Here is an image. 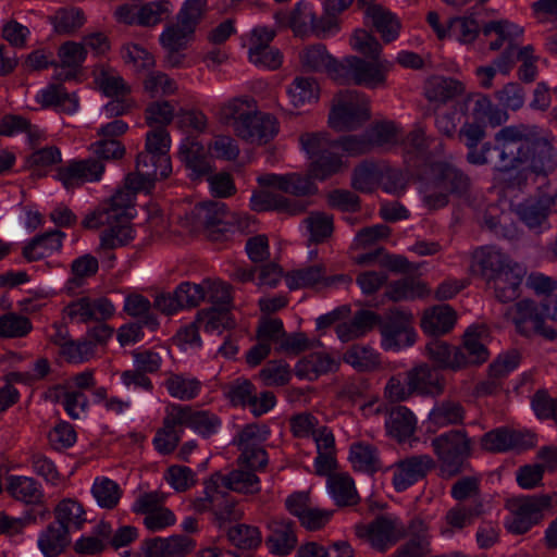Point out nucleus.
Returning <instances> with one entry per match:
<instances>
[{"instance_id": "1", "label": "nucleus", "mask_w": 557, "mask_h": 557, "mask_svg": "<svg viewBox=\"0 0 557 557\" xmlns=\"http://www.w3.org/2000/svg\"><path fill=\"white\" fill-rule=\"evenodd\" d=\"M459 137L468 148L467 161L474 165L488 164L507 176L509 186H525L531 174L546 177L557 170L555 137L534 124H512L499 128L492 141L485 137V125L466 122Z\"/></svg>"}, {"instance_id": "2", "label": "nucleus", "mask_w": 557, "mask_h": 557, "mask_svg": "<svg viewBox=\"0 0 557 557\" xmlns=\"http://www.w3.org/2000/svg\"><path fill=\"white\" fill-rule=\"evenodd\" d=\"M299 143L311 160L310 176L298 173H267L257 180L261 186L273 187L294 196H307L317 190L311 177L323 181L339 171L342 159L335 151L336 143L330 140L325 133L302 134Z\"/></svg>"}, {"instance_id": "3", "label": "nucleus", "mask_w": 557, "mask_h": 557, "mask_svg": "<svg viewBox=\"0 0 557 557\" xmlns=\"http://www.w3.org/2000/svg\"><path fill=\"white\" fill-rule=\"evenodd\" d=\"M473 267L500 302H510L519 297L525 270L500 249L493 246L476 249Z\"/></svg>"}, {"instance_id": "4", "label": "nucleus", "mask_w": 557, "mask_h": 557, "mask_svg": "<svg viewBox=\"0 0 557 557\" xmlns=\"http://www.w3.org/2000/svg\"><path fill=\"white\" fill-rule=\"evenodd\" d=\"M180 224L189 232L206 230L212 240L222 237L230 240L245 234L248 219L230 216L225 203L221 201H206L197 203Z\"/></svg>"}, {"instance_id": "5", "label": "nucleus", "mask_w": 557, "mask_h": 557, "mask_svg": "<svg viewBox=\"0 0 557 557\" xmlns=\"http://www.w3.org/2000/svg\"><path fill=\"white\" fill-rule=\"evenodd\" d=\"M470 187V178L459 169L447 162H436L421 180L420 194L424 206L430 210L444 208L449 196H462Z\"/></svg>"}, {"instance_id": "6", "label": "nucleus", "mask_w": 557, "mask_h": 557, "mask_svg": "<svg viewBox=\"0 0 557 557\" xmlns=\"http://www.w3.org/2000/svg\"><path fill=\"white\" fill-rule=\"evenodd\" d=\"M143 181L144 175H140L138 170L135 169L133 173H129L125 177L124 186L116 190L108 206L99 208L86 215L83 225L86 228H98L104 225V223H111L113 220L117 222L121 219L131 221L136 215V209L134 207L136 194H149L154 187L156 181H152L147 188L141 187Z\"/></svg>"}, {"instance_id": "7", "label": "nucleus", "mask_w": 557, "mask_h": 557, "mask_svg": "<svg viewBox=\"0 0 557 557\" xmlns=\"http://www.w3.org/2000/svg\"><path fill=\"white\" fill-rule=\"evenodd\" d=\"M171 133L166 128H152L146 135V149L137 157L136 169L144 175L141 187L147 188L152 181L168 177L172 172L170 150Z\"/></svg>"}, {"instance_id": "8", "label": "nucleus", "mask_w": 557, "mask_h": 557, "mask_svg": "<svg viewBox=\"0 0 557 557\" xmlns=\"http://www.w3.org/2000/svg\"><path fill=\"white\" fill-rule=\"evenodd\" d=\"M473 445V438L463 429L449 430L431 441V447L441 466L442 478L450 479L465 470Z\"/></svg>"}, {"instance_id": "9", "label": "nucleus", "mask_w": 557, "mask_h": 557, "mask_svg": "<svg viewBox=\"0 0 557 557\" xmlns=\"http://www.w3.org/2000/svg\"><path fill=\"white\" fill-rule=\"evenodd\" d=\"M393 62L385 58L366 60L349 55L341 60L335 70V82L342 85L355 84L370 89L384 87Z\"/></svg>"}, {"instance_id": "10", "label": "nucleus", "mask_w": 557, "mask_h": 557, "mask_svg": "<svg viewBox=\"0 0 557 557\" xmlns=\"http://www.w3.org/2000/svg\"><path fill=\"white\" fill-rule=\"evenodd\" d=\"M376 325L381 335V348L385 351H400L413 346L418 334L410 310L394 307L379 314Z\"/></svg>"}, {"instance_id": "11", "label": "nucleus", "mask_w": 557, "mask_h": 557, "mask_svg": "<svg viewBox=\"0 0 557 557\" xmlns=\"http://www.w3.org/2000/svg\"><path fill=\"white\" fill-rule=\"evenodd\" d=\"M370 119V99L358 90H344L333 98L330 126L337 132L352 131Z\"/></svg>"}, {"instance_id": "12", "label": "nucleus", "mask_w": 557, "mask_h": 557, "mask_svg": "<svg viewBox=\"0 0 557 557\" xmlns=\"http://www.w3.org/2000/svg\"><path fill=\"white\" fill-rule=\"evenodd\" d=\"M557 504V493L522 496L508 503L510 516L506 520V529L512 534H524L537 524L543 512Z\"/></svg>"}, {"instance_id": "13", "label": "nucleus", "mask_w": 557, "mask_h": 557, "mask_svg": "<svg viewBox=\"0 0 557 557\" xmlns=\"http://www.w3.org/2000/svg\"><path fill=\"white\" fill-rule=\"evenodd\" d=\"M356 534L384 553L407 535V525L395 515H381L368 524L356 527Z\"/></svg>"}, {"instance_id": "14", "label": "nucleus", "mask_w": 557, "mask_h": 557, "mask_svg": "<svg viewBox=\"0 0 557 557\" xmlns=\"http://www.w3.org/2000/svg\"><path fill=\"white\" fill-rule=\"evenodd\" d=\"M435 467L430 455H412L394 462L388 471L392 472V485L396 492H405Z\"/></svg>"}, {"instance_id": "15", "label": "nucleus", "mask_w": 557, "mask_h": 557, "mask_svg": "<svg viewBox=\"0 0 557 557\" xmlns=\"http://www.w3.org/2000/svg\"><path fill=\"white\" fill-rule=\"evenodd\" d=\"M114 313L115 307L108 298L81 297L62 309V319L71 323L100 322L111 319Z\"/></svg>"}, {"instance_id": "16", "label": "nucleus", "mask_w": 557, "mask_h": 557, "mask_svg": "<svg viewBox=\"0 0 557 557\" xmlns=\"http://www.w3.org/2000/svg\"><path fill=\"white\" fill-rule=\"evenodd\" d=\"M207 9V0H186L176 15V53L186 49L196 37V28ZM178 60L176 59V64Z\"/></svg>"}, {"instance_id": "17", "label": "nucleus", "mask_w": 557, "mask_h": 557, "mask_svg": "<svg viewBox=\"0 0 557 557\" xmlns=\"http://www.w3.org/2000/svg\"><path fill=\"white\" fill-rule=\"evenodd\" d=\"M236 134L250 143L265 144L277 133L276 119L267 113H250L242 116L235 124Z\"/></svg>"}, {"instance_id": "18", "label": "nucleus", "mask_w": 557, "mask_h": 557, "mask_svg": "<svg viewBox=\"0 0 557 557\" xmlns=\"http://www.w3.org/2000/svg\"><path fill=\"white\" fill-rule=\"evenodd\" d=\"M221 424V419L209 410L176 405V425L189 428L205 438L216 434Z\"/></svg>"}, {"instance_id": "19", "label": "nucleus", "mask_w": 557, "mask_h": 557, "mask_svg": "<svg viewBox=\"0 0 557 557\" xmlns=\"http://www.w3.org/2000/svg\"><path fill=\"white\" fill-rule=\"evenodd\" d=\"M104 172V165L97 160H72L58 170L57 177L65 188H74L88 182H97Z\"/></svg>"}, {"instance_id": "20", "label": "nucleus", "mask_w": 557, "mask_h": 557, "mask_svg": "<svg viewBox=\"0 0 557 557\" xmlns=\"http://www.w3.org/2000/svg\"><path fill=\"white\" fill-rule=\"evenodd\" d=\"M409 539L399 545L392 557H428L431 552V540L429 525L421 518H413L407 524Z\"/></svg>"}, {"instance_id": "21", "label": "nucleus", "mask_w": 557, "mask_h": 557, "mask_svg": "<svg viewBox=\"0 0 557 557\" xmlns=\"http://www.w3.org/2000/svg\"><path fill=\"white\" fill-rule=\"evenodd\" d=\"M341 360L325 350L312 351L297 361L294 371L297 377L313 382L322 375L336 372Z\"/></svg>"}, {"instance_id": "22", "label": "nucleus", "mask_w": 557, "mask_h": 557, "mask_svg": "<svg viewBox=\"0 0 557 557\" xmlns=\"http://www.w3.org/2000/svg\"><path fill=\"white\" fill-rule=\"evenodd\" d=\"M408 385L413 394L422 396H440L445 391V377L435 368L421 363L406 373Z\"/></svg>"}, {"instance_id": "23", "label": "nucleus", "mask_w": 557, "mask_h": 557, "mask_svg": "<svg viewBox=\"0 0 557 557\" xmlns=\"http://www.w3.org/2000/svg\"><path fill=\"white\" fill-rule=\"evenodd\" d=\"M269 535L265 545L270 553L289 555L297 545L296 524L285 518H272L268 522Z\"/></svg>"}, {"instance_id": "24", "label": "nucleus", "mask_w": 557, "mask_h": 557, "mask_svg": "<svg viewBox=\"0 0 557 557\" xmlns=\"http://www.w3.org/2000/svg\"><path fill=\"white\" fill-rule=\"evenodd\" d=\"M250 208L256 212L277 211L288 215L302 213L307 205L301 200L289 199L276 191L260 190L250 197Z\"/></svg>"}, {"instance_id": "25", "label": "nucleus", "mask_w": 557, "mask_h": 557, "mask_svg": "<svg viewBox=\"0 0 557 557\" xmlns=\"http://www.w3.org/2000/svg\"><path fill=\"white\" fill-rule=\"evenodd\" d=\"M549 212V201L544 197L529 198L515 207L518 219L535 233H542L550 227Z\"/></svg>"}, {"instance_id": "26", "label": "nucleus", "mask_w": 557, "mask_h": 557, "mask_svg": "<svg viewBox=\"0 0 557 557\" xmlns=\"http://www.w3.org/2000/svg\"><path fill=\"white\" fill-rule=\"evenodd\" d=\"M484 511L483 503L475 504H457L451 507L445 515L443 523L440 528L441 535L451 537L457 532H461L465 528L473 524L474 520Z\"/></svg>"}, {"instance_id": "27", "label": "nucleus", "mask_w": 557, "mask_h": 557, "mask_svg": "<svg viewBox=\"0 0 557 557\" xmlns=\"http://www.w3.org/2000/svg\"><path fill=\"white\" fill-rule=\"evenodd\" d=\"M214 490H230L237 493L255 494L260 491V480L250 470L236 469L228 473L216 472L209 482Z\"/></svg>"}, {"instance_id": "28", "label": "nucleus", "mask_w": 557, "mask_h": 557, "mask_svg": "<svg viewBox=\"0 0 557 557\" xmlns=\"http://www.w3.org/2000/svg\"><path fill=\"white\" fill-rule=\"evenodd\" d=\"M36 101L44 108L74 114L78 111L79 101L74 92H67L62 85H49L38 90Z\"/></svg>"}, {"instance_id": "29", "label": "nucleus", "mask_w": 557, "mask_h": 557, "mask_svg": "<svg viewBox=\"0 0 557 557\" xmlns=\"http://www.w3.org/2000/svg\"><path fill=\"white\" fill-rule=\"evenodd\" d=\"M485 335L484 326H470L466 331L462 345L457 347L461 351L465 368L479 366L487 361L490 352L483 342Z\"/></svg>"}, {"instance_id": "30", "label": "nucleus", "mask_w": 557, "mask_h": 557, "mask_svg": "<svg viewBox=\"0 0 557 557\" xmlns=\"http://www.w3.org/2000/svg\"><path fill=\"white\" fill-rule=\"evenodd\" d=\"M456 321L457 315L451 307L437 305L424 311L420 325L425 334L441 336L450 332Z\"/></svg>"}, {"instance_id": "31", "label": "nucleus", "mask_w": 557, "mask_h": 557, "mask_svg": "<svg viewBox=\"0 0 557 557\" xmlns=\"http://www.w3.org/2000/svg\"><path fill=\"white\" fill-rule=\"evenodd\" d=\"M466 408L456 399H442L436 401L428 416V422L435 429L463 424Z\"/></svg>"}, {"instance_id": "32", "label": "nucleus", "mask_w": 557, "mask_h": 557, "mask_svg": "<svg viewBox=\"0 0 557 557\" xmlns=\"http://www.w3.org/2000/svg\"><path fill=\"white\" fill-rule=\"evenodd\" d=\"M377 318L379 313L374 311L358 310L351 320L336 325V335L343 343L361 338L376 325Z\"/></svg>"}, {"instance_id": "33", "label": "nucleus", "mask_w": 557, "mask_h": 557, "mask_svg": "<svg viewBox=\"0 0 557 557\" xmlns=\"http://www.w3.org/2000/svg\"><path fill=\"white\" fill-rule=\"evenodd\" d=\"M5 491L13 499L26 505L39 504L44 496L41 484L34 478L25 475H8Z\"/></svg>"}, {"instance_id": "34", "label": "nucleus", "mask_w": 557, "mask_h": 557, "mask_svg": "<svg viewBox=\"0 0 557 557\" xmlns=\"http://www.w3.org/2000/svg\"><path fill=\"white\" fill-rule=\"evenodd\" d=\"M54 385L50 387L46 396L52 403L61 404L72 419H83L87 413V396L76 389Z\"/></svg>"}, {"instance_id": "35", "label": "nucleus", "mask_w": 557, "mask_h": 557, "mask_svg": "<svg viewBox=\"0 0 557 557\" xmlns=\"http://www.w3.org/2000/svg\"><path fill=\"white\" fill-rule=\"evenodd\" d=\"M429 359L435 363L437 370L459 371L465 368L461 351L446 342L433 339L425 346Z\"/></svg>"}, {"instance_id": "36", "label": "nucleus", "mask_w": 557, "mask_h": 557, "mask_svg": "<svg viewBox=\"0 0 557 557\" xmlns=\"http://www.w3.org/2000/svg\"><path fill=\"white\" fill-rule=\"evenodd\" d=\"M326 487L331 498L338 507L355 506L359 503V495L352 478L346 472L329 475Z\"/></svg>"}, {"instance_id": "37", "label": "nucleus", "mask_w": 557, "mask_h": 557, "mask_svg": "<svg viewBox=\"0 0 557 557\" xmlns=\"http://www.w3.org/2000/svg\"><path fill=\"white\" fill-rule=\"evenodd\" d=\"M343 361L360 373L376 371L381 367V355L370 345L354 344L343 354Z\"/></svg>"}, {"instance_id": "38", "label": "nucleus", "mask_w": 557, "mask_h": 557, "mask_svg": "<svg viewBox=\"0 0 557 557\" xmlns=\"http://www.w3.org/2000/svg\"><path fill=\"white\" fill-rule=\"evenodd\" d=\"M484 450L503 453L510 449L524 448V435L521 432L498 428L485 433L481 438Z\"/></svg>"}, {"instance_id": "39", "label": "nucleus", "mask_w": 557, "mask_h": 557, "mask_svg": "<svg viewBox=\"0 0 557 557\" xmlns=\"http://www.w3.org/2000/svg\"><path fill=\"white\" fill-rule=\"evenodd\" d=\"M483 34L485 36L495 35L496 38L490 42V49L499 50L506 45V49L518 48V39L523 34V28L509 21H492L484 25Z\"/></svg>"}, {"instance_id": "40", "label": "nucleus", "mask_w": 557, "mask_h": 557, "mask_svg": "<svg viewBox=\"0 0 557 557\" xmlns=\"http://www.w3.org/2000/svg\"><path fill=\"white\" fill-rule=\"evenodd\" d=\"M417 419L411 410L405 406L391 409L385 420V429L389 436L398 442L406 441L416 431Z\"/></svg>"}, {"instance_id": "41", "label": "nucleus", "mask_w": 557, "mask_h": 557, "mask_svg": "<svg viewBox=\"0 0 557 557\" xmlns=\"http://www.w3.org/2000/svg\"><path fill=\"white\" fill-rule=\"evenodd\" d=\"M366 16L385 42L394 41L400 30V22L395 14L380 4L369 5Z\"/></svg>"}, {"instance_id": "42", "label": "nucleus", "mask_w": 557, "mask_h": 557, "mask_svg": "<svg viewBox=\"0 0 557 557\" xmlns=\"http://www.w3.org/2000/svg\"><path fill=\"white\" fill-rule=\"evenodd\" d=\"M180 153L191 180H197L210 172L211 168L205 148L198 141L189 139L183 141L180 146Z\"/></svg>"}, {"instance_id": "43", "label": "nucleus", "mask_w": 557, "mask_h": 557, "mask_svg": "<svg viewBox=\"0 0 557 557\" xmlns=\"http://www.w3.org/2000/svg\"><path fill=\"white\" fill-rule=\"evenodd\" d=\"M65 234L60 231L48 232L37 236L23 248V256L28 261H37L49 257L62 247Z\"/></svg>"}, {"instance_id": "44", "label": "nucleus", "mask_w": 557, "mask_h": 557, "mask_svg": "<svg viewBox=\"0 0 557 557\" xmlns=\"http://www.w3.org/2000/svg\"><path fill=\"white\" fill-rule=\"evenodd\" d=\"M349 461L355 471L375 473L381 468L377 448L369 443H352L349 448Z\"/></svg>"}, {"instance_id": "45", "label": "nucleus", "mask_w": 557, "mask_h": 557, "mask_svg": "<svg viewBox=\"0 0 557 557\" xmlns=\"http://www.w3.org/2000/svg\"><path fill=\"white\" fill-rule=\"evenodd\" d=\"M98 271V261L90 255H84L72 262L71 276L66 280L63 290L67 295H75L85 284L87 278Z\"/></svg>"}, {"instance_id": "46", "label": "nucleus", "mask_w": 557, "mask_h": 557, "mask_svg": "<svg viewBox=\"0 0 557 557\" xmlns=\"http://www.w3.org/2000/svg\"><path fill=\"white\" fill-rule=\"evenodd\" d=\"M207 500L210 503L215 519L220 523L239 520L244 511L234 499L224 497L221 490H214L209 483L206 487Z\"/></svg>"}, {"instance_id": "47", "label": "nucleus", "mask_w": 557, "mask_h": 557, "mask_svg": "<svg viewBox=\"0 0 557 557\" xmlns=\"http://www.w3.org/2000/svg\"><path fill=\"white\" fill-rule=\"evenodd\" d=\"M300 59L302 66L308 71H325L335 81V70L341 64V61L329 54L323 45L308 47L302 51Z\"/></svg>"}, {"instance_id": "48", "label": "nucleus", "mask_w": 557, "mask_h": 557, "mask_svg": "<svg viewBox=\"0 0 557 557\" xmlns=\"http://www.w3.org/2000/svg\"><path fill=\"white\" fill-rule=\"evenodd\" d=\"M461 84L450 77L433 76L425 83L424 95L431 102L445 103L461 94Z\"/></svg>"}, {"instance_id": "49", "label": "nucleus", "mask_w": 557, "mask_h": 557, "mask_svg": "<svg viewBox=\"0 0 557 557\" xmlns=\"http://www.w3.org/2000/svg\"><path fill=\"white\" fill-rule=\"evenodd\" d=\"M319 85L314 78L297 76L287 87V96L295 108H301L318 101Z\"/></svg>"}, {"instance_id": "50", "label": "nucleus", "mask_w": 557, "mask_h": 557, "mask_svg": "<svg viewBox=\"0 0 557 557\" xmlns=\"http://www.w3.org/2000/svg\"><path fill=\"white\" fill-rule=\"evenodd\" d=\"M324 278V264L315 263L298 269H294L286 273L285 283L292 290L301 288H311L317 285L322 286Z\"/></svg>"}, {"instance_id": "51", "label": "nucleus", "mask_w": 557, "mask_h": 557, "mask_svg": "<svg viewBox=\"0 0 557 557\" xmlns=\"http://www.w3.org/2000/svg\"><path fill=\"white\" fill-rule=\"evenodd\" d=\"M471 115L476 122H487L491 126H500L508 121V113L503 108L494 104L488 96L478 95L473 101Z\"/></svg>"}, {"instance_id": "52", "label": "nucleus", "mask_w": 557, "mask_h": 557, "mask_svg": "<svg viewBox=\"0 0 557 557\" xmlns=\"http://www.w3.org/2000/svg\"><path fill=\"white\" fill-rule=\"evenodd\" d=\"M87 50L82 42L65 41L58 49V66L65 71V77L73 76L86 60Z\"/></svg>"}, {"instance_id": "53", "label": "nucleus", "mask_w": 557, "mask_h": 557, "mask_svg": "<svg viewBox=\"0 0 557 557\" xmlns=\"http://www.w3.org/2000/svg\"><path fill=\"white\" fill-rule=\"evenodd\" d=\"M123 62L135 73H148L156 64L154 57L143 46L127 42L121 48Z\"/></svg>"}, {"instance_id": "54", "label": "nucleus", "mask_w": 557, "mask_h": 557, "mask_svg": "<svg viewBox=\"0 0 557 557\" xmlns=\"http://www.w3.org/2000/svg\"><path fill=\"white\" fill-rule=\"evenodd\" d=\"M428 294L426 286L412 277L391 282L386 286L385 296L393 301L412 300Z\"/></svg>"}, {"instance_id": "55", "label": "nucleus", "mask_w": 557, "mask_h": 557, "mask_svg": "<svg viewBox=\"0 0 557 557\" xmlns=\"http://www.w3.org/2000/svg\"><path fill=\"white\" fill-rule=\"evenodd\" d=\"M129 222L131 221L121 219L119 222L113 220L111 223H106L109 225V228L100 236L101 247L104 249H114L132 242L135 237V231Z\"/></svg>"}, {"instance_id": "56", "label": "nucleus", "mask_w": 557, "mask_h": 557, "mask_svg": "<svg viewBox=\"0 0 557 557\" xmlns=\"http://www.w3.org/2000/svg\"><path fill=\"white\" fill-rule=\"evenodd\" d=\"M91 494L99 507L113 509L120 502L122 490L115 481L100 476L95 479Z\"/></svg>"}, {"instance_id": "57", "label": "nucleus", "mask_w": 557, "mask_h": 557, "mask_svg": "<svg viewBox=\"0 0 557 557\" xmlns=\"http://www.w3.org/2000/svg\"><path fill=\"white\" fill-rule=\"evenodd\" d=\"M473 13L465 16L453 17L448 22V38H454L460 44H472L479 36L480 27Z\"/></svg>"}, {"instance_id": "58", "label": "nucleus", "mask_w": 557, "mask_h": 557, "mask_svg": "<svg viewBox=\"0 0 557 557\" xmlns=\"http://www.w3.org/2000/svg\"><path fill=\"white\" fill-rule=\"evenodd\" d=\"M69 544V531L64 527L50 525L38 539V546L46 557L59 555Z\"/></svg>"}, {"instance_id": "59", "label": "nucleus", "mask_w": 557, "mask_h": 557, "mask_svg": "<svg viewBox=\"0 0 557 557\" xmlns=\"http://www.w3.org/2000/svg\"><path fill=\"white\" fill-rule=\"evenodd\" d=\"M302 223L309 234L310 243H323L333 233V216L325 212H311Z\"/></svg>"}, {"instance_id": "60", "label": "nucleus", "mask_w": 557, "mask_h": 557, "mask_svg": "<svg viewBox=\"0 0 557 557\" xmlns=\"http://www.w3.org/2000/svg\"><path fill=\"white\" fill-rule=\"evenodd\" d=\"M227 537L234 546L240 549H255L262 542L259 528L244 523L230 528Z\"/></svg>"}, {"instance_id": "61", "label": "nucleus", "mask_w": 557, "mask_h": 557, "mask_svg": "<svg viewBox=\"0 0 557 557\" xmlns=\"http://www.w3.org/2000/svg\"><path fill=\"white\" fill-rule=\"evenodd\" d=\"M269 433L268 428L264 425L257 423L246 424L237 432L232 443L236 445L240 451L262 447Z\"/></svg>"}, {"instance_id": "62", "label": "nucleus", "mask_w": 557, "mask_h": 557, "mask_svg": "<svg viewBox=\"0 0 557 557\" xmlns=\"http://www.w3.org/2000/svg\"><path fill=\"white\" fill-rule=\"evenodd\" d=\"M84 509L79 503L73 499H64L59 503L55 516L60 527L67 531L79 529L85 521Z\"/></svg>"}, {"instance_id": "63", "label": "nucleus", "mask_w": 557, "mask_h": 557, "mask_svg": "<svg viewBox=\"0 0 557 557\" xmlns=\"http://www.w3.org/2000/svg\"><path fill=\"white\" fill-rule=\"evenodd\" d=\"M370 149L388 148L396 145L397 127L393 122L376 123L366 133Z\"/></svg>"}, {"instance_id": "64", "label": "nucleus", "mask_w": 557, "mask_h": 557, "mask_svg": "<svg viewBox=\"0 0 557 557\" xmlns=\"http://www.w3.org/2000/svg\"><path fill=\"white\" fill-rule=\"evenodd\" d=\"M86 18L77 8L61 9L51 17L53 28L59 34H70L81 28Z\"/></svg>"}]
</instances>
